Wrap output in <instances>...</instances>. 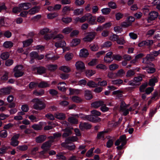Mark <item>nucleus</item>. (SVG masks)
I'll use <instances>...</instances> for the list:
<instances>
[{
	"label": "nucleus",
	"instance_id": "338daca9",
	"mask_svg": "<svg viewBox=\"0 0 160 160\" xmlns=\"http://www.w3.org/2000/svg\"><path fill=\"white\" fill-rule=\"evenodd\" d=\"M154 57L152 54H148L145 59H147V61H149V60L152 61L154 59Z\"/></svg>",
	"mask_w": 160,
	"mask_h": 160
},
{
	"label": "nucleus",
	"instance_id": "4be33fe9",
	"mask_svg": "<svg viewBox=\"0 0 160 160\" xmlns=\"http://www.w3.org/2000/svg\"><path fill=\"white\" fill-rule=\"evenodd\" d=\"M50 86V84L44 81L41 82L38 84V87L41 88H46L49 87Z\"/></svg>",
	"mask_w": 160,
	"mask_h": 160
},
{
	"label": "nucleus",
	"instance_id": "4c0bfd02",
	"mask_svg": "<svg viewBox=\"0 0 160 160\" xmlns=\"http://www.w3.org/2000/svg\"><path fill=\"white\" fill-rule=\"evenodd\" d=\"M32 39H29L23 42V47H26L29 46L32 42Z\"/></svg>",
	"mask_w": 160,
	"mask_h": 160
},
{
	"label": "nucleus",
	"instance_id": "ea45409f",
	"mask_svg": "<svg viewBox=\"0 0 160 160\" xmlns=\"http://www.w3.org/2000/svg\"><path fill=\"white\" fill-rule=\"evenodd\" d=\"M73 57L72 53H68L65 55V58L67 61H69L71 60Z\"/></svg>",
	"mask_w": 160,
	"mask_h": 160
},
{
	"label": "nucleus",
	"instance_id": "e433bc0d",
	"mask_svg": "<svg viewBox=\"0 0 160 160\" xmlns=\"http://www.w3.org/2000/svg\"><path fill=\"white\" fill-rule=\"evenodd\" d=\"M55 117L57 118L59 120H63L65 118V115L63 113H60L56 114Z\"/></svg>",
	"mask_w": 160,
	"mask_h": 160
},
{
	"label": "nucleus",
	"instance_id": "13d9d810",
	"mask_svg": "<svg viewBox=\"0 0 160 160\" xmlns=\"http://www.w3.org/2000/svg\"><path fill=\"white\" fill-rule=\"evenodd\" d=\"M106 132V131H102L98 133L97 136V138L98 139L103 138L104 137V134Z\"/></svg>",
	"mask_w": 160,
	"mask_h": 160
},
{
	"label": "nucleus",
	"instance_id": "864d4df0",
	"mask_svg": "<svg viewBox=\"0 0 160 160\" xmlns=\"http://www.w3.org/2000/svg\"><path fill=\"white\" fill-rule=\"evenodd\" d=\"M135 72L134 70H130L127 71L126 73L127 77H131L135 74Z\"/></svg>",
	"mask_w": 160,
	"mask_h": 160
},
{
	"label": "nucleus",
	"instance_id": "412c9836",
	"mask_svg": "<svg viewBox=\"0 0 160 160\" xmlns=\"http://www.w3.org/2000/svg\"><path fill=\"white\" fill-rule=\"evenodd\" d=\"M47 67L48 70L53 72L57 69L58 66L56 64H49L47 66Z\"/></svg>",
	"mask_w": 160,
	"mask_h": 160
},
{
	"label": "nucleus",
	"instance_id": "6e6552de",
	"mask_svg": "<svg viewBox=\"0 0 160 160\" xmlns=\"http://www.w3.org/2000/svg\"><path fill=\"white\" fill-rule=\"evenodd\" d=\"M95 35V32H90L83 38V40L85 42H90L94 39Z\"/></svg>",
	"mask_w": 160,
	"mask_h": 160
},
{
	"label": "nucleus",
	"instance_id": "2f4dec72",
	"mask_svg": "<svg viewBox=\"0 0 160 160\" xmlns=\"http://www.w3.org/2000/svg\"><path fill=\"white\" fill-rule=\"evenodd\" d=\"M71 10L73 11V9L72 8H70V7L67 6H65L62 10V12L64 15H66L67 12Z\"/></svg>",
	"mask_w": 160,
	"mask_h": 160
},
{
	"label": "nucleus",
	"instance_id": "9b49d317",
	"mask_svg": "<svg viewBox=\"0 0 160 160\" xmlns=\"http://www.w3.org/2000/svg\"><path fill=\"white\" fill-rule=\"evenodd\" d=\"M79 127L80 129L83 130L85 129H90L91 127V125L87 122H81L79 124Z\"/></svg>",
	"mask_w": 160,
	"mask_h": 160
},
{
	"label": "nucleus",
	"instance_id": "20e7f679",
	"mask_svg": "<svg viewBox=\"0 0 160 160\" xmlns=\"http://www.w3.org/2000/svg\"><path fill=\"white\" fill-rule=\"evenodd\" d=\"M84 118L87 119V120L93 122H96L101 120L100 118L92 114L85 116Z\"/></svg>",
	"mask_w": 160,
	"mask_h": 160
},
{
	"label": "nucleus",
	"instance_id": "680f3d73",
	"mask_svg": "<svg viewBox=\"0 0 160 160\" xmlns=\"http://www.w3.org/2000/svg\"><path fill=\"white\" fill-rule=\"evenodd\" d=\"M11 141L10 142V145L12 146L16 147L18 145L19 142L18 140L12 139H11Z\"/></svg>",
	"mask_w": 160,
	"mask_h": 160
},
{
	"label": "nucleus",
	"instance_id": "0e129e2a",
	"mask_svg": "<svg viewBox=\"0 0 160 160\" xmlns=\"http://www.w3.org/2000/svg\"><path fill=\"white\" fill-rule=\"evenodd\" d=\"M7 132L5 130H2L0 132V136L2 138H5L7 136Z\"/></svg>",
	"mask_w": 160,
	"mask_h": 160
},
{
	"label": "nucleus",
	"instance_id": "58836bf2",
	"mask_svg": "<svg viewBox=\"0 0 160 160\" xmlns=\"http://www.w3.org/2000/svg\"><path fill=\"white\" fill-rule=\"evenodd\" d=\"M127 107V106L125 102L123 101H122L121 102L120 107V111H123Z\"/></svg>",
	"mask_w": 160,
	"mask_h": 160
},
{
	"label": "nucleus",
	"instance_id": "f704fd0d",
	"mask_svg": "<svg viewBox=\"0 0 160 160\" xmlns=\"http://www.w3.org/2000/svg\"><path fill=\"white\" fill-rule=\"evenodd\" d=\"M9 73L8 72L5 71L4 72L3 74L2 77H1V80L2 81H6L8 78Z\"/></svg>",
	"mask_w": 160,
	"mask_h": 160
},
{
	"label": "nucleus",
	"instance_id": "c03bdc74",
	"mask_svg": "<svg viewBox=\"0 0 160 160\" xmlns=\"http://www.w3.org/2000/svg\"><path fill=\"white\" fill-rule=\"evenodd\" d=\"M58 16V14L56 12L50 13L48 14L47 17L49 19H52Z\"/></svg>",
	"mask_w": 160,
	"mask_h": 160
},
{
	"label": "nucleus",
	"instance_id": "09e8293b",
	"mask_svg": "<svg viewBox=\"0 0 160 160\" xmlns=\"http://www.w3.org/2000/svg\"><path fill=\"white\" fill-rule=\"evenodd\" d=\"M95 73V71L92 70H88L86 71L85 74L87 76L90 77L93 75Z\"/></svg>",
	"mask_w": 160,
	"mask_h": 160
},
{
	"label": "nucleus",
	"instance_id": "c85d7f7f",
	"mask_svg": "<svg viewBox=\"0 0 160 160\" xmlns=\"http://www.w3.org/2000/svg\"><path fill=\"white\" fill-rule=\"evenodd\" d=\"M44 93V91L43 89H41L39 91L37 90H35L33 92V94L36 96H42Z\"/></svg>",
	"mask_w": 160,
	"mask_h": 160
},
{
	"label": "nucleus",
	"instance_id": "5fc2aeb1",
	"mask_svg": "<svg viewBox=\"0 0 160 160\" xmlns=\"http://www.w3.org/2000/svg\"><path fill=\"white\" fill-rule=\"evenodd\" d=\"M62 21L65 23H68L72 21V18H62Z\"/></svg>",
	"mask_w": 160,
	"mask_h": 160
},
{
	"label": "nucleus",
	"instance_id": "7ed1b4c3",
	"mask_svg": "<svg viewBox=\"0 0 160 160\" xmlns=\"http://www.w3.org/2000/svg\"><path fill=\"white\" fill-rule=\"evenodd\" d=\"M23 67L22 65L16 66L13 69L14 72V75L16 77H19L22 76L24 73L22 71Z\"/></svg>",
	"mask_w": 160,
	"mask_h": 160
},
{
	"label": "nucleus",
	"instance_id": "f03ea898",
	"mask_svg": "<svg viewBox=\"0 0 160 160\" xmlns=\"http://www.w3.org/2000/svg\"><path fill=\"white\" fill-rule=\"evenodd\" d=\"M96 20V17L92 16L90 13H87L84 15V22L87 20L89 24L91 25H94L97 24Z\"/></svg>",
	"mask_w": 160,
	"mask_h": 160
},
{
	"label": "nucleus",
	"instance_id": "052dcab7",
	"mask_svg": "<svg viewBox=\"0 0 160 160\" xmlns=\"http://www.w3.org/2000/svg\"><path fill=\"white\" fill-rule=\"evenodd\" d=\"M62 136V133H61L60 132H57L54 133L53 134V136H51L49 138H51L53 140L54 139L60 137Z\"/></svg>",
	"mask_w": 160,
	"mask_h": 160
},
{
	"label": "nucleus",
	"instance_id": "603ef678",
	"mask_svg": "<svg viewBox=\"0 0 160 160\" xmlns=\"http://www.w3.org/2000/svg\"><path fill=\"white\" fill-rule=\"evenodd\" d=\"M17 148L20 151H24L28 149V146L26 145L19 146L17 147Z\"/></svg>",
	"mask_w": 160,
	"mask_h": 160
},
{
	"label": "nucleus",
	"instance_id": "473e14b6",
	"mask_svg": "<svg viewBox=\"0 0 160 160\" xmlns=\"http://www.w3.org/2000/svg\"><path fill=\"white\" fill-rule=\"evenodd\" d=\"M59 69L66 73L69 72L71 71L70 68L69 67L65 66L60 67L59 68Z\"/></svg>",
	"mask_w": 160,
	"mask_h": 160
},
{
	"label": "nucleus",
	"instance_id": "9d476101",
	"mask_svg": "<svg viewBox=\"0 0 160 160\" xmlns=\"http://www.w3.org/2000/svg\"><path fill=\"white\" fill-rule=\"evenodd\" d=\"M153 43V41L152 40H147L146 41H142L139 43L138 44V46L139 47H143L145 45L147 46H150L152 45Z\"/></svg>",
	"mask_w": 160,
	"mask_h": 160
},
{
	"label": "nucleus",
	"instance_id": "0eeeda50",
	"mask_svg": "<svg viewBox=\"0 0 160 160\" xmlns=\"http://www.w3.org/2000/svg\"><path fill=\"white\" fill-rule=\"evenodd\" d=\"M30 56L31 58L37 59L38 60H41L43 58L44 56L43 55H39L38 53L36 52H32L30 53Z\"/></svg>",
	"mask_w": 160,
	"mask_h": 160
},
{
	"label": "nucleus",
	"instance_id": "a211bd4d",
	"mask_svg": "<svg viewBox=\"0 0 160 160\" xmlns=\"http://www.w3.org/2000/svg\"><path fill=\"white\" fill-rule=\"evenodd\" d=\"M89 55L88 50L85 49H83L80 50L79 56L80 57L85 58Z\"/></svg>",
	"mask_w": 160,
	"mask_h": 160
},
{
	"label": "nucleus",
	"instance_id": "49530a36",
	"mask_svg": "<svg viewBox=\"0 0 160 160\" xmlns=\"http://www.w3.org/2000/svg\"><path fill=\"white\" fill-rule=\"evenodd\" d=\"M32 127L36 130H39L42 129V128L41 124H35L32 126Z\"/></svg>",
	"mask_w": 160,
	"mask_h": 160
},
{
	"label": "nucleus",
	"instance_id": "6ab92c4d",
	"mask_svg": "<svg viewBox=\"0 0 160 160\" xmlns=\"http://www.w3.org/2000/svg\"><path fill=\"white\" fill-rule=\"evenodd\" d=\"M40 7L39 6H35L30 9L28 12L29 14L32 15L38 12L39 10Z\"/></svg>",
	"mask_w": 160,
	"mask_h": 160
},
{
	"label": "nucleus",
	"instance_id": "c756f323",
	"mask_svg": "<svg viewBox=\"0 0 160 160\" xmlns=\"http://www.w3.org/2000/svg\"><path fill=\"white\" fill-rule=\"evenodd\" d=\"M80 40L79 39H73L71 42V46L72 47H75L80 43Z\"/></svg>",
	"mask_w": 160,
	"mask_h": 160
},
{
	"label": "nucleus",
	"instance_id": "6e6d98bb",
	"mask_svg": "<svg viewBox=\"0 0 160 160\" xmlns=\"http://www.w3.org/2000/svg\"><path fill=\"white\" fill-rule=\"evenodd\" d=\"M102 13L104 15H108L110 13L111 9L109 8H104L102 9Z\"/></svg>",
	"mask_w": 160,
	"mask_h": 160
},
{
	"label": "nucleus",
	"instance_id": "4d7b16f0",
	"mask_svg": "<svg viewBox=\"0 0 160 160\" xmlns=\"http://www.w3.org/2000/svg\"><path fill=\"white\" fill-rule=\"evenodd\" d=\"M84 0H76L75 4L76 6H79L84 4Z\"/></svg>",
	"mask_w": 160,
	"mask_h": 160
},
{
	"label": "nucleus",
	"instance_id": "bf43d9fd",
	"mask_svg": "<svg viewBox=\"0 0 160 160\" xmlns=\"http://www.w3.org/2000/svg\"><path fill=\"white\" fill-rule=\"evenodd\" d=\"M113 84L115 85H119L123 83V81L121 79H118L116 80H112V81Z\"/></svg>",
	"mask_w": 160,
	"mask_h": 160
},
{
	"label": "nucleus",
	"instance_id": "a878e982",
	"mask_svg": "<svg viewBox=\"0 0 160 160\" xmlns=\"http://www.w3.org/2000/svg\"><path fill=\"white\" fill-rule=\"evenodd\" d=\"M13 43L12 42L7 41L4 43L3 46L5 48H10L13 46Z\"/></svg>",
	"mask_w": 160,
	"mask_h": 160
},
{
	"label": "nucleus",
	"instance_id": "de8ad7c7",
	"mask_svg": "<svg viewBox=\"0 0 160 160\" xmlns=\"http://www.w3.org/2000/svg\"><path fill=\"white\" fill-rule=\"evenodd\" d=\"M69 89L70 91V95L78 94L80 92V90L78 89H74L71 88H70Z\"/></svg>",
	"mask_w": 160,
	"mask_h": 160
},
{
	"label": "nucleus",
	"instance_id": "72a5a7b5",
	"mask_svg": "<svg viewBox=\"0 0 160 160\" xmlns=\"http://www.w3.org/2000/svg\"><path fill=\"white\" fill-rule=\"evenodd\" d=\"M83 9H77L74 10V14L76 16H78L82 14L83 12Z\"/></svg>",
	"mask_w": 160,
	"mask_h": 160
},
{
	"label": "nucleus",
	"instance_id": "f3484780",
	"mask_svg": "<svg viewBox=\"0 0 160 160\" xmlns=\"http://www.w3.org/2000/svg\"><path fill=\"white\" fill-rule=\"evenodd\" d=\"M46 136L42 135L39 136L36 138V141L38 143H41L43 142L46 139Z\"/></svg>",
	"mask_w": 160,
	"mask_h": 160
},
{
	"label": "nucleus",
	"instance_id": "a18cd8bd",
	"mask_svg": "<svg viewBox=\"0 0 160 160\" xmlns=\"http://www.w3.org/2000/svg\"><path fill=\"white\" fill-rule=\"evenodd\" d=\"M117 42L120 45H123L125 43V41L124 40V37H122L120 38H118L117 41Z\"/></svg>",
	"mask_w": 160,
	"mask_h": 160
},
{
	"label": "nucleus",
	"instance_id": "b1692460",
	"mask_svg": "<svg viewBox=\"0 0 160 160\" xmlns=\"http://www.w3.org/2000/svg\"><path fill=\"white\" fill-rule=\"evenodd\" d=\"M78 138L76 136L69 137L67 138L65 140V141L68 143H70V141L75 142L77 141Z\"/></svg>",
	"mask_w": 160,
	"mask_h": 160
},
{
	"label": "nucleus",
	"instance_id": "423d86ee",
	"mask_svg": "<svg viewBox=\"0 0 160 160\" xmlns=\"http://www.w3.org/2000/svg\"><path fill=\"white\" fill-rule=\"evenodd\" d=\"M12 88L8 87L1 88L0 89V94L1 95H7L10 94Z\"/></svg>",
	"mask_w": 160,
	"mask_h": 160
},
{
	"label": "nucleus",
	"instance_id": "1a4fd4ad",
	"mask_svg": "<svg viewBox=\"0 0 160 160\" xmlns=\"http://www.w3.org/2000/svg\"><path fill=\"white\" fill-rule=\"evenodd\" d=\"M53 142V140H50L45 142L42 144L41 148L42 149H45L48 151L51 146V143Z\"/></svg>",
	"mask_w": 160,
	"mask_h": 160
},
{
	"label": "nucleus",
	"instance_id": "3c124183",
	"mask_svg": "<svg viewBox=\"0 0 160 160\" xmlns=\"http://www.w3.org/2000/svg\"><path fill=\"white\" fill-rule=\"evenodd\" d=\"M72 30V28L70 27H67L64 28L62 31V32L67 34L69 33Z\"/></svg>",
	"mask_w": 160,
	"mask_h": 160
},
{
	"label": "nucleus",
	"instance_id": "cd10ccee",
	"mask_svg": "<svg viewBox=\"0 0 160 160\" xmlns=\"http://www.w3.org/2000/svg\"><path fill=\"white\" fill-rule=\"evenodd\" d=\"M10 56L9 53L8 52H5L2 53L0 55L1 58L3 60H6Z\"/></svg>",
	"mask_w": 160,
	"mask_h": 160
},
{
	"label": "nucleus",
	"instance_id": "a19ab883",
	"mask_svg": "<svg viewBox=\"0 0 160 160\" xmlns=\"http://www.w3.org/2000/svg\"><path fill=\"white\" fill-rule=\"evenodd\" d=\"M72 101L76 103H79L82 101L81 98L77 96H73L72 98Z\"/></svg>",
	"mask_w": 160,
	"mask_h": 160
},
{
	"label": "nucleus",
	"instance_id": "ddd939ff",
	"mask_svg": "<svg viewBox=\"0 0 160 160\" xmlns=\"http://www.w3.org/2000/svg\"><path fill=\"white\" fill-rule=\"evenodd\" d=\"M76 69L78 70H82L85 69V66L84 63L81 61L77 62L75 64Z\"/></svg>",
	"mask_w": 160,
	"mask_h": 160
},
{
	"label": "nucleus",
	"instance_id": "79ce46f5",
	"mask_svg": "<svg viewBox=\"0 0 160 160\" xmlns=\"http://www.w3.org/2000/svg\"><path fill=\"white\" fill-rule=\"evenodd\" d=\"M119 67L118 65L115 63L112 64L109 66V68L110 70L114 71L118 69Z\"/></svg>",
	"mask_w": 160,
	"mask_h": 160
},
{
	"label": "nucleus",
	"instance_id": "aec40b11",
	"mask_svg": "<svg viewBox=\"0 0 160 160\" xmlns=\"http://www.w3.org/2000/svg\"><path fill=\"white\" fill-rule=\"evenodd\" d=\"M38 73L41 74L45 73L46 72V69L44 67L40 66L36 68Z\"/></svg>",
	"mask_w": 160,
	"mask_h": 160
},
{
	"label": "nucleus",
	"instance_id": "f257e3e1",
	"mask_svg": "<svg viewBox=\"0 0 160 160\" xmlns=\"http://www.w3.org/2000/svg\"><path fill=\"white\" fill-rule=\"evenodd\" d=\"M32 102L34 103L33 107L35 109L42 110L44 109L46 107L45 103L38 98H34L32 99Z\"/></svg>",
	"mask_w": 160,
	"mask_h": 160
},
{
	"label": "nucleus",
	"instance_id": "39448f33",
	"mask_svg": "<svg viewBox=\"0 0 160 160\" xmlns=\"http://www.w3.org/2000/svg\"><path fill=\"white\" fill-rule=\"evenodd\" d=\"M121 142L123 145H125L127 143L126 137L125 135H123L120 136L119 139L115 142V145L116 146H118L120 143Z\"/></svg>",
	"mask_w": 160,
	"mask_h": 160
},
{
	"label": "nucleus",
	"instance_id": "bb28decb",
	"mask_svg": "<svg viewBox=\"0 0 160 160\" xmlns=\"http://www.w3.org/2000/svg\"><path fill=\"white\" fill-rule=\"evenodd\" d=\"M87 85L89 87L94 88L98 86L97 83L92 81H90L87 83Z\"/></svg>",
	"mask_w": 160,
	"mask_h": 160
},
{
	"label": "nucleus",
	"instance_id": "774afa93",
	"mask_svg": "<svg viewBox=\"0 0 160 160\" xmlns=\"http://www.w3.org/2000/svg\"><path fill=\"white\" fill-rule=\"evenodd\" d=\"M112 59L113 60L120 61L122 59V57L118 54H114L113 55Z\"/></svg>",
	"mask_w": 160,
	"mask_h": 160
},
{
	"label": "nucleus",
	"instance_id": "e2e57ef3",
	"mask_svg": "<svg viewBox=\"0 0 160 160\" xmlns=\"http://www.w3.org/2000/svg\"><path fill=\"white\" fill-rule=\"evenodd\" d=\"M69 75L67 73H62L59 75V76L63 80L67 79L69 77Z\"/></svg>",
	"mask_w": 160,
	"mask_h": 160
},
{
	"label": "nucleus",
	"instance_id": "8fccbe9b",
	"mask_svg": "<svg viewBox=\"0 0 160 160\" xmlns=\"http://www.w3.org/2000/svg\"><path fill=\"white\" fill-rule=\"evenodd\" d=\"M119 36L116 34H113L112 35L110 36L109 37V39L112 41H116L118 38Z\"/></svg>",
	"mask_w": 160,
	"mask_h": 160
},
{
	"label": "nucleus",
	"instance_id": "dca6fc26",
	"mask_svg": "<svg viewBox=\"0 0 160 160\" xmlns=\"http://www.w3.org/2000/svg\"><path fill=\"white\" fill-rule=\"evenodd\" d=\"M19 6L24 10H28L32 7L31 4L29 2L22 3L19 4Z\"/></svg>",
	"mask_w": 160,
	"mask_h": 160
},
{
	"label": "nucleus",
	"instance_id": "f8f14e48",
	"mask_svg": "<svg viewBox=\"0 0 160 160\" xmlns=\"http://www.w3.org/2000/svg\"><path fill=\"white\" fill-rule=\"evenodd\" d=\"M149 16L148 17V20L150 21H153L157 18L158 16V13L155 11L151 12L149 13Z\"/></svg>",
	"mask_w": 160,
	"mask_h": 160
},
{
	"label": "nucleus",
	"instance_id": "7c9ffc66",
	"mask_svg": "<svg viewBox=\"0 0 160 160\" xmlns=\"http://www.w3.org/2000/svg\"><path fill=\"white\" fill-rule=\"evenodd\" d=\"M158 82V80L156 77H154L150 79L148 83L149 85L151 86H153L155 85V83Z\"/></svg>",
	"mask_w": 160,
	"mask_h": 160
},
{
	"label": "nucleus",
	"instance_id": "393cba45",
	"mask_svg": "<svg viewBox=\"0 0 160 160\" xmlns=\"http://www.w3.org/2000/svg\"><path fill=\"white\" fill-rule=\"evenodd\" d=\"M68 120L70 123L72 124H77L78 123V119L74 117H69Z\"/></svg>",
	"mask_w": 160,
	"mask_h": 160
},
{
	"label": "nucleus",
	"instance_id": "5701e85b",
	"mask_svg": "<svg viewBox=\"0 0 160 160\" xmlns=\"http://www.w3.org/2000/svg\"><path fill=\"white\" fill-rule=\"evenodd\" d=\"M85 97L87 100H90L92 98V96L91 92L89 90H86L85 92Z\"/></svg>",
	"mask_w": 160,
	"mask_h": 160
},
{
	"label": "nucleus",
	"instance_id": "2eb2a0df",
	"mask_svg": "<svg viewBox=\"0 0 160 160\" xmlns=\"http://www.w3.org/2000/svg\"><path fill=\"white\" fill-rule=\"evenodd\" d=\"M62 131L64 132L62 135V137L63 138L67 137L72 134L71 130L68 128L63 129Z\"/></svg>",
	"mask_w": 160,
	"mask_h": 160
},
{
	"label": "nucleus",
	"instance_id": "37998d69",
	"mask_svg": "<svg viewBox=\"0 0 160 160\" xmlns=\"http://www.w3.org/2000/svg\"><path fill=\"white\" fill-rule=\"evenodd\" d=\"M74 20L76 23H77L78 22L80 23L84 22V15L81 18L77 17L74 19Z\"/></svg>",
	"mask_w": 160,
	"mask_h": 160
},
{
	"label": "nucleus",
	"instance_id": "c9c22d12",
	"mask_svg": "<svg viewBox=\"0 0 160 160\" xmlns=\"http://www.w3.org/2000/svg\"><path fill=\"white\" fill-rule=\"evenodd\" d=\"M125 72L122 69H121L119 70L117 72L115 73V75L117 77H122L123 76V75L125 74Z\"/></svg>",
	"mask_w": 160,
	"mask_h": 160
},
{
	"label": "nucleus",
	"instance_id": "4468645a",
	"mask_svg": "<svg viewBox=\"0 0 160 160\" xmlns=\"http://www.w3.org/2000/svg\"><path fill=\"white\" fill-rule=\"evenodd\" d=\"M104 102L102 101H98L94 102L91 104L92 106L94 108H98L103 105Z\"/></svg>",
	"mask_w": 160,
	"mask_h": 160
},
{
	"label": "nucleus",
	"instance_id": "69168bd1",
	"mask_svg": "<svg viewBox=\"0 0 160 160\" xmlns=\"http://www.w3.org/2000/svg\"><path fill=\"white\" fill-rule=\"evenodd\" d=\"M107 76L108 78L112 79L115 78H116L115 73H113L112 72H109Z\"/></svg>",
	"mask_w": 160,
	"mask_h": 160
}]
</instances>
